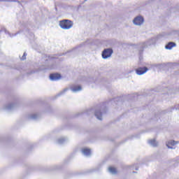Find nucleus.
I'll list each match as a JSON object with an SVG mask.
<instances>
[{
	"instance_id": "f257e3e1",
	"label": "nucleus",
	"mask_w": 179,
	"mask_h": 179,
	"mask_svg": "<svg viewBox=\"0 0 179 179\" xmlns=\"http://www.w3.org/2000/svg\"><path fill=\"white\" fill-rule=\"evenodd\" d=\"M59 26L64 30H69L73 26V22L69 20H63L59 22Z\"/></svg>"
},
{
	"instance_id": "f03ea898",
	"label": "nucleus",
	"mask_w": 179,
	"mask_h": 179,
	"mask_svg": "<svg viewBox=\"0 0 179 179\" xmlns=\"http://www.w3.org/2000/svg\"><path fill=\"white\" fill-rule=\"evenodd\" d=\"M113 55V50L110 48L105 49L102 52V57L103 59H107Z\"/></svg>"
},
{
	"instance_id": "7ed1b4c3",
	"label": "nucleus",
	"mask_w": 179,
	"mask_h": 179,
	"mask_svg": "<svg viewBox=\"0 0 179 179\" xmlns=\"http://www.w3.org/2000/svg\"><path fill=\"white\" fill-rule=\"evenodd\" d=\"M133 23L136 26H141V24H143V17L141 16H138L133 20Z\"/></svg>"
},
{
	"instance_id": "20e7f679",
	"label": "nucleus",
	"mask_w": 179,
	"mask_h": 179,
	"mask_svg": "<svg viewBox=\"0 0 179 179\" xmlns=\"http://www.w3.org/2000/svg\"><path fill=\"white\" fill-rule=\"evenodd\" d=\"M148 69L147 67H139L136 70L137 75H143V73H146Z\"/></svg>"
},
{
	"instance_id": "39448f33",
	"label": "nucleus",
	"mask_w": 179,
	"mask_h": 179,
	"mask_svg": "<svg viewBox=\"0 0 179 179\" xmlns=\"http://www.w3.org/2000/svg\"><path fill=\"white\" fill-rule=\"evenodd\" d=\"M61 78V75L59 73H52L50 75V80H59Z\"/></svg>"
},
{
	"instance_id": "423d86ee",
	"label": "nucleus",
	"mask_w": 179,
	"mask_h": 179,
	"mask_svg": "<svg viewBox=\"0 0 179 179\" xmlns=\"http://www.w3.org/2000/svg\"><path fill=\"white\" fill-rule=\"evenodd\" d=\"M150 44H152V43H143L140 44L138 46L140 54H142V52H143V48H145V47H148V45H150Z\"/></svg>"
},
{
	"instance_id": "0eeeda50",
	"label": "nucleus",
	"mask_w": 179,
	"mask_h": 179,
	"mask_svg": "<svg viewBox=\"0 0 179 179\" xmlns=\"http://www.w3.org/2000/svg\"><path fill=\"white\" fill-rule=\"evenodd\" d=\"M177 143H178V142L176 141H169L167 143H166V146L169 148V149H173L172 147L171 146H175V145H177Z\"/></svg>"
},
{
	"instance_id": "6e6552de",
	"label": "nucleus",
	"mask_w": 179,
	"mask_h": 179,
	"mask_svg": "<svg viewBox=\"0 0 179 179\" xmlns=\"http://www.w3.org/2000/svg\"><path fill=\"white\" fill-rule=\"evenodd\" d=\"M94 115L97 118V120H99L100 121H101V120H103V118H102L103 114L101 113V112L100 110H96Z\"/></svg>"
},
{
	"instance_id": "1a4fd4ad",
	"label": "nucleus",
	"mask_w": 179,
	"mask_h": 179,
	"mask_svg": "<svg viewBox=\"0 0 179 179\" xmlns=\"http://www.w3.org/2000/svg\"><path fill=\"white\" fill-rule=\"evenodd\" d=\"M82 152L85 156H90L92 155V150L89 148H84Z\"/></svg>"
},
{
	"instance_id": "9d476101",
	"label": "nucleus",
	"mask_w": 179,
	"mask_h": 179,
	"mask_svg": "<svg viewBox=\"0 0 179 179\" xmlns=\"http://www.w3.org/2000/svg\"><path fill=\"white\" fill-rule=\"evenodd\" d=\"M71 90H72L74 93H76V92H80V90H82V87L80 85L74 86L71 88Z\"/></svg>"
},
{
	"instance_id": "9b49d317",
	"label": "nucleus",
	"mask_w": 179,
	"mask_h": 179,
	"mask_svg": "<svg viewBox=\"0 0 179 179\" xmlns=\"http://www.w3.org/2000/svg\"><path fill=\"white\" fill-rule=\"evenodd\" d=\"M173 47H176V43L173 42H169L166 46L165 48L166 50H171Z\"/></svg>"
},
{
	"instance_id": "f8f14e48",
	"label": "nucleus",
	"mask_w": 179,
	"mask_h": 179,
	"mask_svg": "<svg viewBox=\"0 0 179 179\" xmlns=\"http://www.w3.org/2000/svg\"><path fill=\"white\" fill-rule=\"evenodd\" d=\"M148 143L151 145V146H153L154 148H156V146H157L158 145L157 141H156L155 139L149 140Z\"/></svg>"
},
{
	"instance_id": "ddd939ff",
	"label": "nucleus",
	"mask_w": 179,
	"mask_h": 179,
	"mask_svg": "<svg viewBox=\"0 0 179 179\" xmlns=\"http://www.w3.org/2000/svg\"><path fill=\"white\" fill-rule=\"evenodd\" d=\"M108 171L111 174H117V169L113 167V166H110L108 168Z\"/></svg>"
},
{
	"instance_id": "4468645a",
	"label": "nucleus",
	"mask_w": 179,
	"mask_h": 179,
	"mask_svg": "<svg viewBox=\"0 0 179 179\" xmlns=\"http://www.w3.org/2000/svg\"><path fill=\"white\" fill-rule=\"evenodd\" d=\"M65 141H66V138H61L57 140V143H59L60 145H62V143H64V142H65Z\"/></svg>"
},
{
	"instance_id": "2eb2a0df",
	"label": "nucleus",
	"mask_w": 179,
	"mask_h": 179,
	"mask_svg": "<svg viewBox=\"0 0 179 179\" xmlns=\"http://www.w3.org/2000/svg\"><path fill=\"white\" fill-rule=\"evenodd\" d=\"M13 107H15V104L10 103V104L8 105L7 106H6V110H12V108H13Z\"/></svg>"
},
{
	"instance_id": "dca6fc26",
	"label": "nucleus",
	"mask_w": 179,
	"mask_h": 179,
	"mask_svg": "<svg viewBox=\"0 0 179 179\" xmlns=\"http://www.w3.org/2000/svg\"><path fill=\"white\" fill-rule=\"evenodd\" d=\"M29 118H30L31 120H37V118H38V115H37V114H33V115H31L29 117Z\"/></svg>"
},
{
	"instance_id": "f3484780",
	"label": "nucleus",
	"mask_w": 179,
	"mask_h": 179,
	"mask_svg": "<svg viewBox=\"0 0 179 179\" xmlns=\"http://www.w3.org/2000/svg\"><path fill=\"white\" fill-rule=\"evenodd\" d=\"M1 2H16L15 0H0Z\"/></svg>"
},
{
	"instance_id": "a211bd4d",
	"label": "nucleus",
	"mask_w": 179,
	"mask_h": 179,
	"mask_svg": "<svg viewBox=\"0 0 179 179\" xmlns=\"http://www.w3.org/2000/svg\"><path fill=\"white\" fill-rule=\"evenodd\" d=\"M66 90H68V89L64 90L63 92H60L59 94H57V96H61V94H63V93H65V92H66Z\"/></svg>"
},
{
	"instance_id": "6ab92c4d",
	"label": "nucleus",
	"mask_w": 179,
	"mask_h": 179,
	"mask_svg": "<svg viewBox=\"0 0 179 179\" xmlns=\"http://www.w3.org/2000/svg\"><path fill=\"white\" fill-rule=\"evenodd\" d=\"M22 61H24V59H26V56H22V57L21 58Z\"/></svg>"
},
{
	"instance_id": "aec40b11",
	"label": "nucleus",
	"mask_w": 179,
	"mask_h": 179,
	"mask_svg": "<svg viewBox=\"0 0 179 179\" xmlns=\"http://www.w3.org/2000/svg\"><path fill=\"white\" fill-rule=\"evenodd\" d=\"M175 108H176V110H179V104L175 106Z\"/></svg>"
},
{
	"instance_id": "412c9836",
	"label": "nucleus",
	"mask_w": 179,
	"mask_h": 179,
	"mask_svg": "<svg viewBox=\"0 0 179 179\" xmlns=\"http://www.w3.org/2000/svg\"><path fill=\"white\" fill-rule=\"evenodd\" d=\"M23 55L25 56V57H27V53L24 52V55Z\"/></svg>"
},
{
	"instance_id": "4be33fe9",
	"label": "nucleus",
	"mask_w": 179,
	"mask_h": 179,
	"mask_svg": "<svg viewBox=\"0 0 179 179\" xmlns=\"http://www.w3.org/2000/svg\"><path fill=\"white\" fill-rule=\"evenodd\" d=\"M48 69H51V68H50V67H48Z\"/></svg>"
},
{
	"instance_id": "5701e85b",
	"label": "nucleus",
	"mask_w": 179,
	"mask_h": 179,
	"mask_svg": "<svg viewBox=\"0 0 179 179\" xmlns=\"http://www.w3.org/2000/svg\"><path fill=\"white\" fill-rule=\"evenodd\" d=\"M17 34H15V36H16Z\"/></svg>"
},
{
	"instance_id": "b1692460",
	"label": "nucleus",
	"mask_w": 179,
	"mask_h": 179,
	"mask_svg": "<svg viewBox=\"0 0 179 179\" xmlns=\"http://www.w3.org/2000/svg\"><path fill=\"white\" fill-rule=\"evenodd\" d=\"M136 170H138V168H136Z\"/></svg>"
}]
</instances>
